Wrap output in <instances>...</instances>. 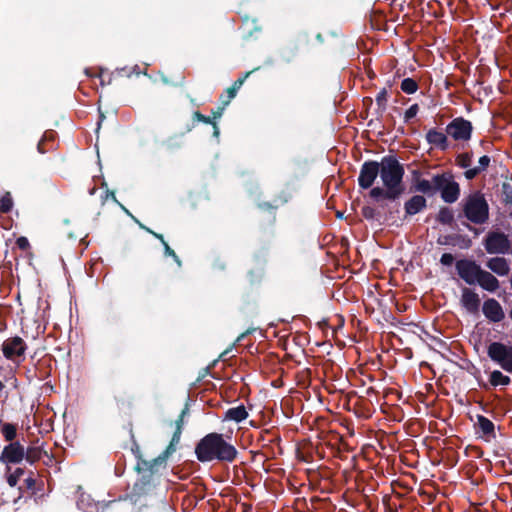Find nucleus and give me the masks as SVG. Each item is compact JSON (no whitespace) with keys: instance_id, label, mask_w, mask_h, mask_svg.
I'll use <instances>...</instances> for the list:
<instances>
[{"instance_id":"obj_1","label":"nucleus","mask_w":512,"mask_h":512,"mask_svg":"<svg viewBox=\"0 0 512 512\" xmlns=\"http://www.w3.org/2000/svg\"><path fill=\"white\" fill-rule=\"evenodd\" d=\"M378 163L381 164L379 176L383 187L376 186L372 188L369 196L376 202L383 200L396 201L405 192L403 183L404 166L395 155H386Z\"/></svg>"},{"instance_id":"obj_2","label":"nucleus","mask_w":512,"mask_h":512,"mask_svg":"<svg viewBox=\"0 0 512 512\" xmlns=\"http://www.w3.org/2000/svg\"><path fill=\"white\" fill-rule=\"evenodd\" d=\"M195 455L199 462L232 463L239 455L236 447L221 433L211 432L201 438L195 446Z\"/></svg>"},{"instance_id":"obj_3","label":"nucleus","mask_w":512,"mask_h":512,"mask_svg":"<svg viewBox=\"0 0 512 512\" xmlns=\"http://www.w3.org/2000/svg\"><path fill=\"white\" fill-rule=\"evenodd\" d=\"M166 466L155 458L136 463L134 470L139 477L132 486L130 499L136 503L141 498L152 495L160 484L161 470L166 469Z\"/></svg>"},{"instance_id":"obj_4","label":"nucleus","mask_w":512,"mask_h":512,"mask_svg":"<svg viewBox=\"0 0 512 512\" xmlns=\"http://www.w3.org/2000/svg\"><path fill=\"white\" fill-rule=\"evenodd\" d=\"M462 215L476 225L485 224L489 219V205L480 191L470 193L461 202Z\"/></svg>"},{"instance_id":"obj_5","label":"nucleus","mask_w":512,"mask_h":512,"mask_svg":"<svg viewBox=\"0 0 512 512\" xmlns=\"http://www.w3.org/2000/svg\"><path fill=\"white\" fill-rule=\"evenodd\" d=\"M433 183L437 184V192H440L445 203L452 204L459 199L460 185L454 180L451 172L434 175Z\"/></svg>"},{"instance_id":"obj_6","label":"nucleus","mask_w":512,"mask_h":512,"mask_svg":"<svg viewBox=\"0 0 512 512\" xmlns=\"http://www.w3.org/2000/svg\"><path fill=\"white\" fill-rule=\"evenodd\" d=\"M483 245L489 254H508L511 251V241L501 231H489L483 239Z\"/></svg>"},{"instance_id":"obj_7","label":"nucleus","mask_w":512,"mask_h":512,"mask_svg":"<svg viewBox=\"0 0 512 512\" xmlns=\"http://www.w3.org/2000/svg\"><path fill=\"white\" fill-rule=\"evenodd\" d=\"M487 354L503 370L512 373V346H507L501 342H491L488 345Z\"/></svg>"},{"instance_id":"obj_8","label":"nucleus","mask_w":512,"mask_h":512,"mask_svg":"<svg viewBox=\"0 0 512 512\" xmlns=\"http://www.w3.org/2000/svg\"><path fill=\"white\" fill-rule=\"evenodd\" d=\"M445 131L455 141L467 142L472 137L473 125L463 117H456L447 124Z\"/></svg>"},{"instance_id":"obj_9","label":"nucleus","mask_w":512,"mask_h":512,"mask_svg":"<svg viewBox=\"0 0 512 512\" xmlns=\"http://www.w3.org/2000/svg\"><path fill=\"white\" fill-rule=\"evenodd\" d=\"M381 172V164L375 160L365 161L360 168L358 175V185L361 189H372L373 184Z\"/></svg>"},{"instance_id":"obj_10","label":"nucleus","mask_w":512,"mask_h":512,"mask_svg":"<svg viewBox=\"0 0 512 512\" xmlns=\"http://www.w3.org/2000/svg\"><path fill=\"white\" fill-rule=\"evenodd\" d=\"M455 268L458 276L468 285L476 284L482 269L476 261L466 258L457 260Z\"/></svg>"},{"instance_id":"obj_11","label":"nucleus","mask_w":512,"mask_h":512,"mask_svg":"<svg viewBox=\"0 0 512 512\" xmlns=\"http://www.w3.org/2000/svg\"><path fill=\"white\" fill-rule=\"evenodd\" d=\"M27 345L25 341L19 337L14 336L6 339L2 344V353L8 360H16L25 354Z\"/></svg>"},{"instance_id":"obj_12","label":"nucleus","mask_w":512,"mask_h":512,"mask_svg":"<svg viewBox=\"0 0 512 512\" xmlns=\"http://www.w3.org/2000/svg\"><path fill=\"white\" fill-rule=\"evenodd\" d=\"M25 455L24 446L19 441H15L4 446L0 454V463L6 465L19 464Z\"/></svg>"},{"instance_id":"obj_13","label":"nucleus","mask_w":512,"mask_h":512,"mask_svg":"<svg viewBox=\"0 0 512 512\" xmlns=\"http://www.w3.org/2000/svg\"><path fill=\"white\" fill-rule=\"evenodd\" d=\"M482 312L489 321L494 323L501 322L505 318L502 306L494 298H489L484 301Z\"/></svg>"},{"instance_id":"obj_14","label":"nucleus","mask_w":512,"mask_h":512,"mask_svg":"<svg viewBox=\"0 0 512 512\" xmlns=\"http://www.w3.org/2000/svg\"><path fill=\"white\" fill-rule=\"evenodd\" d=\"M461 305L471 314H476L480 308L479 295L472 289L464 287L460 298Z\"/></svg>"},{"instance_id":"obj_15","label":"nucleus","mask_w":512,"mask_h":512,"mask_svg":"<svg viewBox=\"0 0 512 512\" xmlns=\"http://www.w3.org/2000/svg\"><path fill=\"white\" fill-rule=\"evenodd\" d=\"M427 207V200L423 195H413L404 203L405 217L420 213Z\"/></svg>"},{"instance_id":"obj_16","label":"nucleus","mask_w":512,"mask_h":512,"mask_svg":"<svg viewBox=\"0 0 512 512\" xmlns=\"http://www.w3.org/2000/svg\"><path fill=\"white\" fill-rule=\"evenodd\" d=\"M425 138L428 144L441 151H446L449 148L447 133L438 131L436 128L428 130Z\"/></svg>"},{"instance_id":"obj_17","label":"nucleus","mask_w":512,"mask_h":512,"mask_svg":"<svg viewBox=\"0 0 512 512\" xmlns=\"http://www.w3.org/2000/svg\"><path fill=\"white\" fill-rule=\"evenodd\" d=\"M139 227L142 230L146 231L147 233L151 234L153 237H155L156 239H158L161 242V244L163 245V248H164L165 256L172 257V259L174 260V262L177 264L178 267L182 266L181 259L176 254V252L168 245V243L165 241L164 236L162 234L153 231L152 229H150L149 227L145 226L142 223H139Z\"/></svg>"},{"instance_id":"obj_18","label":"nucleus","mask_w":512,"mask_h":512,"mask_svg":"<svg viewBox=\"0 0 512 512\" xmlns=\"http://www.w3.org/2000/svg\"><path fill=\"white\" fill-rule=\"evenodd\" d=\"M33 472H30V476L24 480L25 490L29 492V497L34 498L35 502L37 499L42 498L44 496L43 487L44 482L42 480H37L32 477Z\"/></svg>"},{"instance_id":"obj_19","label":"nucleus","mask_w":512,"mask_h":512,"mask_svg":"<svg viewBox=\"0 0 512 512\" xmlns=\"http://www.w3.org/2000/svg\"><path fill=\"white\" fill-rule=\"evenodd\" d=\"M476 284L489 292H495L499 288L498 279L493 274L483 269H481L479 273Z\"/></svg>"},{"instance_id":"obj_20","label":"nucleus","mask_w":512,"mask_h":512,"mask_svg":"<svg viewBox=\"0 0 512 512\" xmlns=\"http://www.w3.org/2000/svg\"><path fill=\"white\" fill-rule=\"evenodd\" d=\"M181 434L182 431L180 430V427H176L170 440V443L165 448V450L155 459H157L160 463H164L165 465H167V459L176 451V447L180 442Z\"/></svg>"},{"instance_id":"obj_21","label":"nucleus","mask_w":512,"mask_h":512,"mask_svg":"<svg viewBox=\"0 0 512 512\" xmlns=\"http://www.w3.org/2000/svg\"><path fill=\"white\" fill-rule=\"evenodd\" d=\"M486 266L499 276H506L510 271L508 261L503 257L490 258Z\"/></svg>"},{"instance_id":"obj_22","label":"nucleus","mask_w":512,"mask_h":512,"mask_svg":"<svg viewBox=\"0 0 512 512\" xmlns=\"http://www.w3.org/2000/svg\"><path fill=\"white\" fill-rule=\"evenodd\" d=\"M411 190L414 192L422 193L423 196H433L437 193V184L426 179H417L415 185H411Z\"/></svg>"},{"instance_id":"obj_23","label":"nucleus","mask_w":512,"mask_h":512,"mask_svg":"<svg viewBox=\"0 0 512 512\" xmlns=\"http://www.w3.org/2000/svg\"><path fill=\"white\" fill-rule=\"evenodd\" d=\"M476 426L482 432L483 436L490 440L491 438H495V425L494 423L483 415H477V423Z\"/></svg>"},{"instance_id":"obj_24","label":"nucleus","mask_w":512,"mask_h":512,"mask_svg":"<svg viewBox=\"0 0 512 512\" xmlns=\"http://www.w3.org/2000/svg\"><path fill=\"white\" fill-rule=\"evenodd\" d=\"M491 159L487 155H483L479 158V165L473 168H469L464 172V176L467 180H473L480 173L485 171L490 165Z\"/></svg>"},{"instance_id":"obj_25","label":"nucleus","mask_w":512,"mask_h":512,"mask_svg":"<svg viewBox=\"0 0 512 512\" xmlns=\"http://www.w3.org/2000/svg\"><path fill=\"white\" fill-rule=\"evenodd\" d=\"M248 417V412L243 404L231 407L225 412L224 419L240 423Z\"/></svg>"},{"instance_id":"obj_26","label":"nucleus","mask_w":512,"mask_h":512,"mask_svg":"<svg viewBox=\"0 0 512 512\" xmlns=\"http://www.w3.org/2000/svg\"><path fill=\"white\" fill-rule=\"evenodd\" d=\"M436 221L442 225L452 226L454 223L453 209L448 206L440 207L436 215Z\"/></svg>"},{"instance_id":"obj_27","label":"nucleus","mask_w":512,"mask_h":512,"mask_svg":"<svg viewBox=\"0 0 512 512\" xmlns=\"http://www.w3.org/2000/svg\"><path fill=\"white\" fill-rule=\"evenodd\" d=\"M376 104H377V120H379L384 112L387 109V102H388V91L386 88L381 89L378 94L376 95Z\"/></svg>"},{"instance_id":"obj_28","label":"nucleus","mask_w":512,"mask_h":512,"mask_svg":"<svg viewBox=\"0 0 512 512\" xmlns=\"http://www.w3.org/2000/svg\"><path fill=\"white\" fill-rule=\"evenodd\" d=\"M260 67H256L246 73H244L241 77H239L236 81H234V83L232 84V86L228 87L226 89V93L230 94L231 96L230 97H235L238 90L242 87V85L244 84V82L246 81V79L255 71L259 70Z\"/></svg>"},{"instance_id":"obj_29","label":"nucleus","mask_w":512,"mask_h":512,"mask_svg":"<svg viewBox=\"0 0 512 512\" xmlns=\"http://www.w3.org/2000/svg\"><path fill=\"white\" fill-rule=\"evenodd\" d=\"M489 382L494 387H497V386H500V385L501 386H506V385L510 384L511 379H510L509 376L504 375L501 371L494 370L490 374Z\"/></svg>"},{"instance_id":"obj_30","label":"nucleus","mask_w":512,"mask_h":512,"mask_svg":"<svg viewBox=\"0 0 512 512\" xmlns=\"http://www.w3.org/2000/svg\"><path fill=\"white\" fill-rule=\"evenodd\" d=\"M1 432L5 441L9 443L15 442L17 437V425L13 423H3L1 426Z\"/></svg>"},{"instance_id":"obj_31","label":"nucleus","mask_w":512,"mask_h":512,"mask_svg":"<svg viewBox=\"0 0 512 512\" xmlns=\"http://www.w3.org/2000/svg\"><path fill=\"white\" fill-rule=\"evenodd\" d=\"M42 449L39 447H28L25 449V459L27 462L33 464L37 461H39L42 457Z\"/></svg>"},{"instance_id":"obj_32","label":"nucleus","mask_w":512,"mask_h":512,"mask_svg":"<svg viewBox=\"0 0 512 512\" xmlns=\"http://www.w3.org/2000/svg\"><path fill=\"white\" fill-rule=\"evenodd\" d=\"M472 157H473L472 152H464V153L458 154L455 159L456 165L459 166L460 168H464L467 170V169H469V167L472 163Z\"/></svg>"},{"instance_id":"obj_33","label":"nucleus","mask_w":512,"mask_h":512,"mask_svg":"<svg viewBox=\"0 0 512 512\" xmlns=\"http://www.w3.org/2000/svg\"><path fill=\"white\" fill-rule=\"evenodd\" d=\"M13 207V199L10 192H5L0 198L1 213H9Z\"/></svg>"},{"instance_id":"obj_34","label":"nucleus","mask_w":512,"mask_h":512,"mask_svg":"<svg viewBox=\"0 0 512 512\" xmlns=\"http://www.w3.org/2000/svg\"><path fill=\"white\" fill-rule=\"evenodd\" d=\"M418 83L413 78H405L401 82V90L406 94H413L418 90Z\"/></svg>"},{"instance_id":"obj_35","label":"nucleus","mask_w":512,"mask_h":512,"mask_svg":"<svg viewBox=\"0 0 512 512\" xmlns=\"http://www.w3.org/2000/svg\"><path fill=\"white\" fill-rule=\"evenodd\" d=\"M361 215L367 220H379L380 213L371 206H363L361 209Z\"/></svg>"},{"instance_id":"obj_36","label":"nucleus","mask_w":512,"mask_h":512,"mask_svg":"<svg viewBox=\"0 0 512 512\" xmlns=\"http://www.w3.org/2000/svg\"><path fill=\"white\" fill-rule=\"evenodd\" d=\"M501 189H502L503 202L506 205H512V185L508 182H503Z\"/></svg>"},{"instance_id":"obj_37","label":"nucleus","mask_w":512,"mask_h":512,"mask_svg":"<svg viewBox=\"0 0 512 512\" xmlns=\"http://www.w3.org/2000/svg\"><path fill=\"white\" fill-rule=\"evenodd\" d=\"M23 468H16L13 473L9 474L7 477V483L11 487H15L20 480V478L24 475Z\"/></svg>"},{"instance_id":"obj_38","label":"nucleus","mask_w":512,"mask_h":512,"mask_svg":"<svg viewBox=\"0 0 512 512\" xmlns=\"http://www.w3.org/2000/svg\"><path fill=\"white\" fill-rule=\"evenodd\" d=\"M54 140V133L53 132H45L41 140L38 142L37 150L39 153L44 154L48 151V149L45 148L46 141Z\"/></svg>"},{"instance_id":"obj_39","label":"nucleus","mask_w":512,"mask_h":512,"mask_svg":"<svg viewBox=\"0 0 512 512\" xmlns=\"http://www.w3.org/2000/svg\"><path fill=\"white\" fill-rule=\"evenodd\" d=\"M399 203H396L394 206L388 207V204H381L382 208H387L386 212V220H391L392 222H395L396 214L399 213Z\"/></svg>"},{"instance_id":"obj_40","label":"nucleus","mask_w":512,"mask_h":512,"mask_svg":"<svg viewBox=\"0 0 512 512\" xmlns=\"http://www.w3.org/2000/svg\"><path fill=\"white\" fill-rule=\"evenodd\" d=\"M292 195L291 193L287 191H281L274 199V203L277 205V207L282 206L291 199Z\"/></svg>"},{"instance_id":"obj_41","label":"nucleus","mask_w":512,"mask_h":512,"mask_svg":"<svg viewBox=\"0 0 512 512\" xmlns=\"http://www.w3.org/2000/svg\"><path fill=\"white\" fill-rule=\"evenodd\" d=\"M418 111V104L411 105L404 113V122L408 123L412 118H414L417 115Z\"/></svg>"},{"instance_id":"obj_42","label":"nucleus","mask_w":512,"mask_h":512,"mask_svg":"<svg viewBox=\"0 0 512 512\" xmlns=\"http://www.w3.org/2000/svg\"><path fill=\"white\" fill-rule=\"evenodd\" d=\"M192 118L194 121L202 122V123L210 124V125L214 122V120L211 117L206 116L199 111H195L192 115Z\"/></svg>"},{"instance_id":"obj_43","label":"nucleus","mask_w":512,"mask_h":512,"mask_svg":"<svg viewBox=\"0 0 512 512\" xmlns=\"http://www.w3.org/2000/svg\"><path fill=\"white\" fill-rule=\"evenodd\" d=\"M17 247L22 251H27L31 248L29 240L25 236H20L16 240Z\"/></svg>"},{"instance_id":"obj_44","label":"nucleus","mask_w":512,"mask_h":512,"mask_svg":"<svg viewBox=\"0 0 512 512\" xmlns=\"http://www.w3.org/2000/svg\"><path fill=\"white\" fill-rule=\"evenodd\" d=\"M258 208L260 210H264V211H268V212H272V213H274L278 209L277 205L274 202L271 203L268 201L259 203Z\"/></svg>"},{"instance_id":"obj_45","label":"nucleus","mask_w":512,"mask_h":512,"mask_svg":"<svg viewBox=\"0 0 512 512\" xmlns=\"http://www.w3.org/2000/svg\"><path fill=\"white\" fill-rule=\"evenodd\" d=\"M455 258L451 253H444L440 258V263L443 266H450L453 264Z\"/></svg>"},{"instance_id":"obj_46","label":"nucleus","mask_w":512,"mask_h":512,"mask_svg":"<svg viewBox=\"0 0 512 512\" xmlns=\"http://www.w3.org/2000/svg\"><path fill=\"white\" fill-rule=\"evenodd\" d=\"M131 450H132V452H133V454L135 455V458H136V460H137V462H136V463H140V462H141V460H145V459L143 458V456H142V453H141V451H140L139 445H138L136 442H134V444H133V446H132Z\"/></svg>"},{"instance_id":"obj_47","label":"nucleus","mask_w":512,"mask_h":512,"mask_svg":"<svg viewBox=\"0 0 512 512\" xmlns=\"http://www.w3.org/2000/svg\"><path fill=\"white\" fill-rule=\"evenodd\" d=\"M188 413V405L186 404V406L184 407V409L181 411L178 419L176 420V427H180V430L182 431L183 429V419L185 417V415Z\"/></svg>"},{"instance_id":"obj_48","label":"nucleus","mask_w":512,"mask_h":512,"mask_svg":"<svg viewBox=\"0 0 512 512\" xmlns=\"http://www.w3.org/2000/svg\"><path fill=\"white\" fill-rule=\"evenodd\" d=\"M115 73L121 77H130L132 75L131 67L117 68Z\"/></svg>"},{"instance_id":"obj_49","label":"nucleus","mask_w":512,"mask_h":512,"mask_svg":"<svg viewBox=\"0 0 512 512\" xmlns=\"http://www.w3.org/2000/svg\"><path fill=\"white\" fill-rule=\"evenodd\" d=\"M248 277H249L250 283L254 284L256 282H259V280L261 278V273L257 272V271H254V270H250L248 272Z\"/></svg>"},{"instance_id":"obj_50","label":"nucleus","mask_w":512,"mask_h":512,"mask_svg":"<svg viewBox=\"0 0 512 512\" xmlns=\"http://www.w3.org/2000/svg\"><path fill=\"white\" fill-rule=\"evenodd\" d=\"M225 107L224 105H221L219 107H217V109L215 110H212L211 114H212V119L215 121V119H218L220 118L222 115H223V112L225 110Z\"/></svg>"},{"instance_id":"obj_51","label":"nucleus","mask_w":512,"mask_h":512,"mask_svg":"<svg viewBox=\"0 0 512 512\" xmlns=\"http://www.w3.org/2000/svg\"><path fill=\"white\" fill-rule=\"evenodd\" d=\"M230 96L231 95L228 93H226V95H224V94L220 95L219 100H220L221 104L224 106L229 105L231 100L234 98V97H230Z\"/></svg>"},{"instance_id":"obj_52","label":"nucleus","mask_w":512,"mask_h":512,"mask_svg":"<svg viewBox=\"0 0 512 512\" xmlns=\"http://www.w3.org/2000/svg\"><path fill=\"white\" fill-rule=\"evenodd\" d=\"M421 171L420 170H413L412 171V185H415L416 184V180L417 179H423L421 177Z\"/></svg>"},{"instance_id":"obj_53","label":"nucleus","mask_w":512,"mask_h":512,"mask_svg":"<svg viewBox=\"0 0 512 512\" xmlns=\"http://www.w3.org/2000/svg\"><path fill=\"white\" fill-rule=\"evenodd\" d=\"M450 239H452V236H445L444 238L439 237L438 240H437V243L441 244V245H446V244L449 243Z\"/></svg>"},{"instance_id":"obj_54","label":"nucleus","mask_w":512,"mask_h":512,"mask_svg":"<svg viewBox=\"0 0 512 512\" xmlns=\"http://www.w3.org/2000/svg\"><path fill=\"white\" fill-rule=\"evenodd\" d=\"M39 370V378L41 379H45L47 378L49 375H50V370H41L39 368H37Z\"/></svg>"},{"instance_id":"obj_55","label":"nucleus","mask_w":512,"mask_h":512,"mask_svg":"<svg viewBox=\"0 0 512 512\" xmlns=\"http://www.w3.org/2000/svg\"><path fill=\"white\" fill-rule=\"evenodd\" d=\"M110 197L114 202L120 204L115 196L114 191L107 190L106 191V198Z\"/></svg>"},{"instance_id":"obj_56","label":"nucleus","mask_w":512,"mask_h":512,"mask_svg":"<svg viewBox=\"0 0 512 512\" xmlns=\"http://www.w3.org/2000/svg\"><path fill=\"white\" fill-rule=\"evenodd\" d=\"M211 125L213 126V135L218 137L220 132L217 123L214 121Z\"/></svg>"},{"instance_id":"obj_57","label":"nucleus","mask_w":512,"mask_h":512,"mask_svg":"<svg viewBox=\"0 0 512 512\" xmlns=\"http://www.w3.org/2000/svg\"><path fill=\"white\" fill-rule=\"evenodd\" d=\"M253 329H248L247 331L243 332L242 334H240L237 338V341H241L244 337H246L248 334H250L252 332Z\"/></svg>"},{"instance_id":"obj_58","label":"nucleus","mask_w":512,"mask_h":512,"mask_svg":"<svg viewBox=\"0 0 512 512\" xmlns=\"http://www.w3.org/2000/svg\"><path fill=\"white\" fill-rule=\"evenodd\" d=\"M52 359V356H49V357H44L43 359L40 360V365H49V362L51 361Z\"/></svg>"},{"instance_id":"obj_59","label":"nucleus","mask_w":512,"mask_h":512,"mask_svg":"<svg viewBox=\"0 0 512 512\" xmlns=\"http://www.w3.org/2000/svg\"><path fill=\"white\" fill-rule=\"evenodd\" d=\"M131 71H132V74H136V75H140V73H141L138 65H134L133 67H131Z\"/></svg>"},{"instance_id":"obj_60","label":"nucleus","mask_w":512,"mask_h":512,"mask_svg":"<svg viewBox=\"0 0 512 512\" xmlns=\"http://www.w3.org/2000/svg\"><path fill=\"white\" fill-rule=\"evenodd\" d=\"M119 205L121 206V208H122L123 210H125V212H126L127 214H129V215H130V217H132V218L134 219V221H135L138 225H139V223H141L139 220H137V219L133 216V214H130V213H129V211H128V210H127V209H126L122 204H119Z\"/></svg>"},{"instance_id":"obj_61","label":"nucleus","mask_w":512,"mask_h":512,"mask_svg":"<svg viewBox=\"0 0 512 512\" xmlns=\"http://www.w3.org/2000/svg\"><path fill=\"white\" fill-rule=\"evenodd\" d=\"M316 39L320 42V43H323L324 39H323V35L321 33H318L316 35Z\"/></svg>"},{"instance_id":"obj_62","label":"nucleus","mask_w":512,"mask_h":512,"mask_svg":"<svg viewBox=\"0 0 512 512\" xmlns=\"http://www.w3.org/2000/svg\"><path fill=\"white\" fill-rule=\"evenodd\" d=\"M96 190H97V188H96L95 186H94V187H92V188L89 190V194H90V195H94V194H95V192H96Z\"/></svg>"},{"instance_id":"obj_63","label":"nucleus","mask_w":512,"mask_h":512,"mask_svg":"<svg viewBox=\"0 0 512 512\" xmlns=\"http://www.w3.org/2000/svg\"><path fill=\"white\" fill-rule=\"evenodd\" d=\"M469 230H473V227L469 223H463Z\"/></svg>"},{"instance_id":"obj_64","label":"nucleus","mask_w":512,"mask_h":512,"mask_svg":"<svg viewBox=\"0 0 512 512\" xmlns=\"http://www.w3.org/2000/svg\"><path fill=\"white\" fill-rule=\"evenodd\" d=\"M366 101H368L370 104H372V98H369V97H368V98H365V99H364V102H366Z\"/></svg>"}]
</instances>
